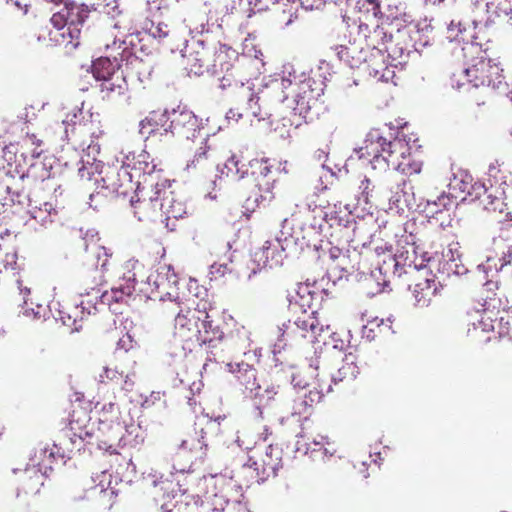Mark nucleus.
Wrapping results in <instances>:
<instances>
[{"label":"nucleus","instance_id":"obj_3","mask_svg":"<svg viewBox=\"0 0 512 512\" xmlns=\"http://www.w3.org/2000/svg\"><path fill=\"white\" fill-rule=\"evenodd\" d=\"M291 77L290 72L288 77L280 76L272 81L271 87L274 91H281L278 99L280 102H285L290 94H294L295 105L291 106L293 113L307 121L310 119L312 105L323 92L322 84L306 76L303 79H297L295 75Z\"/></svg>","mask_w":512,"mask_h":512},{"label":"nucleus","instance_id":"obj_56","mask_svg":"<svg viewBox=\"0 0 512 512\" xmlns=\"http://www.w3.org/2000/svg\"><path fill=\"white\" fill-rule=\"evenodd\" d=\"M447 30L449 38L455 39L465 30V27L463 26L461 21L452 20L449 23Z\"/></svg>","mask_w":512,"mask_h":512},{"label":"nucleus","instance_id":"obj_44","mask_svg":"<svg viewBox=\"0 0 512 512\" xmlns=\"http://www.w3.org/2000/svg\"><path fill=\"white\" fill-rule=\"evenodd\" d=\"M145 30L150 36L157 39L159 42L163 41L171 34L168 24L162 21H150L149 23H146Z\"/></svg>","mask_w":512,"mask_h":512},{"label":"nucleus","instance_id":"obj_45","mask_svg":"<svg viewBox=\"0 0 512 512\" xmlns=\"http://www.w3.org/2000/svg\"><path fill=\"white\" fill-rule=\"evenodd\" d=\"M250 165L254 169L253 173L262 178L259 182L271 179L269 175L271 173L272 165L269 163L268 159H254L251 161Z\"/></svg>","mask_w":512,"mask_h":512},{"label":"nucleus","instance_id":"obj_43","mask_svg":"<svg viewBox=\"0 0 512 512\" xmlns=\"http://www.w3.org/2000/svg\"><path fill=\"white\" fill-rule=\"evenodd\" d=\"M471 318L473 320L472 325L474 330L480 329L482 332H489L495 329V321L486 311H476L471 315Z\"/></svg>","mask_w":512,"mask_h":512},{"label":"nucleus","instance_id":"obj_33","mask_svg":"<svg viewBox=\"0 0 512 512\" xmlns=\"http://www.w3.org/2000/svg\"><path fill=\"white\" fill-rule=\"evenodd\" d=\"M393 38L384 27L374 25L372 32L369 34V43L367 48L370 50H376L377 52H384L385 46L389 44V41Z\"/></svg>","mask_w":512,"mask_h":512},{"label":"nucleus","instance_id":"obj_10","mask_svg":"<svg viewBox=\"0 0 512 512\" xmlns=\"http://www.w3.org/2000/svg\"><path fill=\"white\" fill-rule=\"evenodd\" d=\"M288 241V236H284V239L275 238L265 241L261 248L252 253L247 265V269L250 272L246 274V277L250 279L252 275L264 268H273L281 265L284 259V243Z\"/></svg>","mask_w":512,"mask_h":512},{"label":"nucleus","instance_id":"obj_52","mask_svg":"<svg viewBox=\"0 0 512 512\" xmlns=\"http://www.w3.org/2000/svg\"><path fill=\"white\" fill-rule=\"evenodd\" d=\"M324 344L338 351H342L346 347V342L337 333H331L329 339L324 341Z\"/></svg>","mask_w":512,"mask_h":512},{"label":"nucleus","instance_id":"obj_61","mask_svg":"<svg viewBox=\"0 0 512 512\" xmlns=\"http://www.w3.org/2000/svg\"><path fill=\"white\" fill-rule=\"evenodd\" d=\"M241 106L239 108H232L226 113V119L230 122L233 120L234 122H238L239 119L243 117V112H241Z\"/></svg>","mask_w":512,"mask_h":512},{"label":"nucleus","instance_id":"obj_16","mask_svg":"<svg viewBox=\"0 0 512 512\" xmlns=\"http://www.w3.org/2000/svg\"><path fill=\"white\" fill-rule=\"evenodd\" d=\"M137 190L142 193L143 197L137 201L131 199V205L138 220L145 221L157 218L160 215L161 200V192L158 189V185L155 184L152 188L147 187L146 189H143V186H139Z\"/></svg>","mask_w":512,"mask_h":512},{"label":"nucleus","instance_id":"obj_46","mask_svg":"<svg viewBox=\"0 0 512 512\" xmlns=\"http://www.w3.org/2000/svg\"><path fill=\"white\" fill-rule=\"evenodd\" d=\"M98 164L96 163H87V165H82L81 167H79L78 169V174L80 176L81 179L83 180H88V181H91L93 180L94 182H99L100 179V175L98 174L97 176L95 175L98 171Z\"/></svg>","mask_w":512,"mask_h":512},{"label":"nucleus","instance_id":"obj_22","mask_svg":"<svg viewBox=\"0 0 512 512\" xmlns=\"http://www.w3.org/2000/svg\"><path fill=\"white\" fill-rule=\"evenodd\" d=\"M335 52L339 60L351 68H356L367 61L369 49L367 46L364 47L361 39H354L353 42H349V45L335 47Z\"/></svg>","mask_w":512,"mask_h":512},{"label":"nucleus","instance_id":"obj_9","mask_svg":"<svg viewBox=\"0 0 512 512\" xmlns=\"http://www.w3.org/2000/svg\"><path fill=\"white\" fill-rule=\"evenodd\" d=\"M187 66L190 72L200 75L204 70L213 69L214 72L229 71L231 64L227 61L228 54L224 49L213 52L209 48L197 42L196 47L185 54Z\"/></svg>","mask_w":512,"mask_h":512},{"label":"nucleus","instance_id":"obj_7","mask_svg":"<svg viewBox=\"0 0 512 512\" xmlns=\"http://www.w3.org/2000/svg\"><path fill=\"white\" fill-rule=\"evenodd\" d=\"M54 453L48 450H36L31 462L25 468L20 478V490L26 495L40 492L51 469Z\"/></svg>","mask_w":512,"mask_h":512},{"label":"nucleus","instance_id":"obj_54","mask_svg":"<svg viewBox=\"0 0 512 512\" xmlns=\"http://www.w3.org/2000/svg\"><path fill=\"white\" fill-rule=\"evenodd\" d=\"M309 403L308 400L302 397L297 398L293 401V407L291 411V415H302L306 412Z\"/></svg>","mask_w":512,"mask_h":512},{"label":"nucleus","instance_id":"obj_35","mask_svg":"<svg viewBox=\"0 0 512 512\" xmlns=\"http://www.w3.org/2000/svg\"><path fill=\"white\" fill-rule=\"evenodd\" d=\"M277 389L274 385H267L265 388L262 386L256 391L250 399L254 400L258 410L259 416L263 418V412L261 407L268 406L272 401L276 399Z\"/></svg>","mask_w":512,"mask_h":512},{"label":"nucleus","instance_id":"obj_48","mask_svg":"<svg viewBox=\"0 0 512 512\" xmlns=\"http://www.w3.org/2000/svg\"><path fill=\"white\" fill-rule=\"evenodd\" d=\"M140 431L139 427L131 426L127 429L126 435L121 438L123 446H138L143 442V438L139 437L138 432Z\"/></svg>","mask_w":512,"mask_h":512},{"label":"nucleus","instance_id":"obj_31","mask_svg":"<svg viewBox=\"0 0 512 512\" xmlns=\"http://www.w3.org/2000/svg\"><path fill=\"white\" fill-rule=\"evenodd\" d=\"M87 261L91 266L102 270L106 269L111 253L107 248L98 243V241L86 245Z\"/></svg>","mask_w":512,"mask_h":512},{"label":"nucleus","instance_id":"obj_11","mask_svg":"<svg viewBox=\"0 0 512 512\" xmlns=\"http://www.w3.org/2000/svg\"><path fill=\"white\" fill-rule=\"evenodd\" d=\"M174 305L179 309L174 319V336L185 342L195 341L199 335L200 321L206 317V311L192 309L182 302Z\"/></svg>","mask_w":512,"mask_h":512},{"label":"nucleus","instance_id":"obj_4","mask_svg":"<svg viewBox=\"0 0 512 512\" xmlns=\"http://www.w3.org/2000/svg\"><path fill=\"white\" fill-rule=\"evenodd\" d=\"M328 330L320 324L316 311L306 312L296 317L293 321L288 320L278 327V339L274 344V353L281 352L288 342L299 339H308L311 342L318 341V338Z\"/></svg>","mask_w":512,"mask_h":512},{"label":"nucleus","instance_id":"obj_41","mask_svg":"<svg viewBox=\"0 0 512 512\" xmlns=\"http://www.w3.org/2000/svg\"><path fill=\"white\" fill-rule=\"evenodd\" d=\"M359 373L358 367L351 357L346 356L342 366L338 369L337 373L332 376V381H343L344 379L353 380Z\"/></svg>","mask_w":512,"mask_h":512},{"label":"nucleus","instance_id":"obj_32","mask_svg":"<svg viewBox=\"0 0 512 512\" xmlns=\"http://www.w3.org/2000/svg\"><path fill=\"white\" fill-rule=\"evenodd\" d=\"M127 88V82L122 71L104 79L100 84L101 91L106 93L107 96L122 95L127 91Z\"/></svg>","mask_w":512,"mask_h":512},{"label":"nucleus","instance_id":"obj_6","mask_svg":"<svg viewBox=\"0 0 512 512\" xmlns=\"http://www.w3.org/2000/svg\"><path fill=\"white\" fill-rule=\"evenodd\" d=\"M63 4L64 7L51 17V23L62 31L63 42L71 44L75 48L79 44L80 26L88 18L90 10L87 5L73 1L66 0Z\"/></svg>","mask_w":512,"mask_h":512},{"label":"nucleus","instance_id":"obj_60","mask_svg":"<svg viewBox=\"0 0 512 512\" xmlns=\"http://www.w3.org/2000/svg\"><path fill=\"white\" fill-rule=\"evenodd\" d=\"M6 192L8 194H11V197H10L11 202L23 204V199L25 198V196L21 192L12 190V187H10V186H6Z\"/></svg>","mask_w":512,"mask_h":512},{"label":"nucleus","instance_id":"obj_5","mask_svg":"<svg viewBox=\"0 0 512 512\" xmlns=\"http://www.w3.org/2000/svg\"><path fill=\"white\" fill-rule=\"evenodd\" d=\"M503 69L490 58L484 55L476 57L472 63L465 67L460 73L452 75L453 85L461 88L465 85L462 79L467 83L472 84L473 87L488 86L494 89L500 88L503 84L504 76Z\"/></svg>","mask_w":512,"mask_h":512},{"label":"nucleus","instance_id":"obj_63","mask_svg":"<svg viewBox=\"0 0 512 512\" xmlns=\"http://www.w3.org/2000/svg\"><path fill=\"white\" fill-rule=\"evenodd\" d=\"M512 260V247H508L507 249V252L504 253L503 255V258H502V264L500 267H497V265H495V270L498 271L500 269H502L505 265L509 264Z\"/></svg>","mask_w":512,"mask_h":512},{"label":"nucleus","instance_id":"obj_30","mask_svg":"<svg viewBox=\"0 0 512 512\" xmlns=\"http://www.w3.org/2000/svg\"><path fill=\"white\" fill-rule=\"evenodd\" d=\"M121 72L116 57L111 60L109 57H100L92 64V73L95 79L103 81L104 79Z\"/></svg>","mask_w":512,"mask_h":512},{"label":"nucleus","instance_id":"obj_50","mask_svg":"<svg viewBox=\"0 0 512 512\" xmlns=\"http://www.w3.org/2000/svg\"><path fill=\"white\" fill-rule=\"evenodd\" d=\"M331 390L330 384L327 385V387L321 388V390H310L307 395H305V399L308 400L309 405H312L313 403H318L322 400L325 393L329 392Z\"/></svg>","mask_w":512,"mask_h":512},{"label":"nucleus","instance_id":"obj_51","mask_svg":"<svg viewBox=\"0 0 512 512\" xmlns=\"http://www.w3.org/2000/svg\"><path fill=\"white\" fill-rule=\"evenodd\" d=\"M136 346V342L129 333H125L117 342V349L128 352Z\"/></svg>","mask_w":512,"mask_h":512},{"label":"nucleus","instance_id":"obj_25","mask_svg":"<svg viewBox=\"0 0 512 512\" xmlns=\"http://www.w3.org/2000/svg\"><path fill=\"white\" fill-rule=\"evenodd\" d=\"M27 212L33 220L43 227L52 223L57 215V210L52 203L41 202L33 198H28Z\"/></svg>","mask_w":512,"mask_h":512},{"label":"nucleus","instance_id":"obj_40","mask_svg":"<svg viewBox=\"0 0 512 512\" xmlns=\"http://www.w3.org/2000/svg\"><path fill=\"white\" fill-rule=\"evenodd\" d=\"M456 204L457 203L450 197L449 194H441L437 197L436 200L428 201L426 209L432 217H435L443 210H450V208Z\"/></svg>","mask_w":512,"mask_h":512},{"label":"nucleus","instance_id":"obj_53","mask_svg":"<svg viewBox=\"0 0 512 512\" xmlns=\"http://www.w3.org/2000/svg\"><path fill=\"white\" fill-rule=\"evenodd\" d=\"M269 203H264V201H261V193H259L257 190H255L247 199L245 202L246 209H254L255 207L259 206H266Z\"/></svg>","mask_w":512,"mask_h":512},{"label":"nucleus","instance_id":"obj_23","mask_svg":"<svg viewBox=\"0 0 512 512\" xmlns=\"http://www.w3.org/2000/svg\"><path fill=\"white\" fill-rule=\"evenodd\" d=\"M441 285L436 281L434 275L417 281L412 287V295L417 307H428L432 299L440 291Z\"/></svg>","mask_w":512,"mask_h":512},{"label":"nucleus","instance_id":"obj_1","mask_svg":"<svg viewBox=\"0 0 512 512\" xmlns=\"http://www.w3.org/2000/svg\"><path fill=\"white\" fill-rule=\"evenodd\" d=\"M358 158L366 161L373 169L384 170L388 167L407 175L421 172L422 163L411 159V146L405 137L387 140L379 130H371L364 145L355 151Z\"/></svg>","mask_w":512,"mask_h":512},{"label":"nucleus","instance_id":"obj_38","mask_svg":"<svg viewBox=\"0 0 512 512\" xmlns=\"http://www.w3.org/2000/svg\"><path fill=\"white\" fill-rule=\"evenodd\" d=\"M402 34L398 32L396 39L393 38L389 41V44L385 46V51L388 56L393 60L397 61L399 64L403 62V60L408 56L409 49L407 46H404L400 42V38Z\"/></svg>","mask_w":512,"mask_h":512},{"label":"nucleus","instance_id":"obj_20","mask_svg":"<svg viewBox=\"0 0 512 512\" xmlns=\"http://www.w3.org/2000/svg\"><path fill=\"white\" fill-rule=\"evenodd\" d=\"M391 197L389 198L390 209H396L398 213L411 211L417 208V201L413 186L405 179L398 181L391 189Z\"/></svg>","mask_w":512,"mask_h":512},{"label":"nucleus","instance_id":"obj_39","mask_svg":"<svg viewBox=\"0 0 512 512\" xmlns=\"http://www.w3.org/2000/svg\"><path fill=\"white\" fill-rule=\"evenodd\" d=\"M81 297V301L74 307L72 324H76L79 314L83 315L86 312L89 315L92 311L96 310V305L99 299H94L93 289L86 294H81Z\"/></svg>","mask_w":512,"mask_h":512},{"label":"nucleus","instance_id":"obj_15","mask_svg":"<svg viewBox=\"0 0 512 512\" xmlns=\"http://www.w3.org/2000/svg\"><path fill=\"white\" fill-rule=\"evenodd\" d=\"M133 178V173L124 164L120 168L109 167L105 175L100 177L103 187L119 196H127L137 190V183L133 182Z\"/></svg>","mask_w":512,"mask_h":512},{"label":"nucleus","instance_id":"obj_2","mask_svg":"<svg viewBox=\"0 0 512 512\" xmlns=\"http://www.w3.org/2000/svg\"><path fill=\"white\" fill-rule=\"evenodd\" d=\"M419 250L412 234H404L398 239L394 254L392 246L387 243L376 246V270L384 277L383 283L386 284L391 276L400 277L403 273L412 274L425 269L428 258Z\"/></svg>","mask_w":512,"mask_h":512},{"label":"nucleus","instance_id":"obj_36","mask_svg":"<svg viewBox=\"0 0 512 512\" xmlns=\"http://www.w3.org/2000/svg\"><path fill=\"white\" fill-rule=\"evenodd\" d=\"M298 4L296 0H287V3L283 4L281 12H277L275 21L278 26L285 28L289 26L294 19L297 18Z\"/></svg>","mask_w":512,"mask_h":512},{"label":"nucleus","instance_id":"obj_19","mask_svg":"<svg viewBox=\"0 0 512 512\" xmlns=\"http://www.w3.org/2000/svg\"><path fill=\"white\" fill-rule=\"evenodd\" d=\"M235 95L241 109L247 115H251L258 121L265 120L270 117V112L260 105V97L254 93L252 84L249 81L246 83L241 82L239 85L236 84Z\"/></svg>","mask_w":512,"mask_h":512},{"label":"nucleus","instance_id":"obj_55","mask_svg":"<svg viewBox=\"0 0 512 512\" xmlns=\"http://www.w3.org/2000/svg\"><path fill=\"white\" fill-rule=\"evenodd\" d=\"M359 188L361 190V199L364 203H369L373 191L370 180L367 178L362 180Z\"/></svg>","mask_w":512,"mask_h":512},{"label":"nucleus","instance_id":"obj_58","mask_svg":"<svg viewBox=\"0 0 512 512\" xmlns=\"http://www.w3.org/2000/svg\"><path fill=\"white\" fill-rule=\"evenodd\" d=\"M298 8L302 7L305 10L320 9L324 6V0H296Z\"/></svg>","mask_w":512,"mask_h":512},{"label":"nucleus","instance_id":"obj_14","mask_svg":"<svg viewBox=\"0 0 512 512\" xmlns=\"http://www.w3.org/2000/svg\"><path fill=\"white\" fill-rule=\"evenodd\" d=\"M138 265L137 260H129L126 263L128 274L124 275L122 282L118 286L112 287L108 292L101 293L99 289L93 288L94 299H100L102 304L111 305L112 302H123L126 298L132 295L135 290L136 274L131 272Z\"/></svg>","mask_w":512,"mask_h":512},{"label":"nucleus","instance_id":"obj_37","mask_svg":"<svg viewBox=\"0 0 512 512\" xmlns=\"http://www.w3.org/2000/svg\"><path fill=\"white\" fill-rule=\"evenodd\" d=\"M221 173L234 180H240L247 173V169L236 155H232L224 164Z\"/></svg>","mask_w":512,"mask_h":512},{"label":"nucleus","instance_id":"obj_57","mask_svg":"<svg viewBox=\"0 0 512 512\" xmlns=\"http://www.w3.org/2000/svg\"><path fill=\"white\" fill-rule=\"evenodd\" d=\"M370 32H372V27H370V25L366 23H360L357 27V39H361L362 44L368 46Z\"/></svg>","mask_w":512,"mask_h":512},{"label":"nucleus","instance_id":"obj_26","mask_svg":"<svg viewBox=\"0 0 512 512\" xmlns=\"http://www.w3.org/2000/svg\"><path fill=\"white\" fill-rule=\"evenodd\" d=\"M18 273L19 265L17 263L16 252L6 253L4 258L0 259V283L15 280L21 293L25 292L26 294H29V288H22V281L17 278Z\"/></svg>","mask_w":512,"mask_h":512},{"label":"nucleus","instance_id":"obj_62","mask_svg":"<svg viewBox=\"0 0 512 512\" xmlns=\"http://www.w3.org/2000/svg\"><path fill=\"white\" fill-rule=\"evenodd\" d=\"M330 255L332 258L339 259V265L342 267L343 270L348 271V268L344 266L345 263V255L341 256V251L337 248L331 249Z\"/></svg>","mask_w":512,"mask_h":512},{"label":"nucleus","instance_id":"obj_42","mask_svg":"<svg viewBox=\"0 0 512 512\" xmlns=\"http://www.w3.org/2000/svg\"><path fill=\"white\" fill-rule=\"evenodd\" d=\"M209 134L201 142V146L195 152L193 158L187 163L186 169L202 167L209 159L210 146L208 145Z\"/></svg>","mask_w":512,"mask_h":512},{"label":"nucleus","instance_id":"obj_13","mask_svg":"<svg viewBox=\"0 0 512 512\" xmlns=\"http://www.w3.org/2000/svg\"><path fill=\"white\" fill-rule=\"evenodd\" d=\"M473 179L466 171L459 170L453 174L448 184V194L458 203V201H465L467 197L471 200L479 199L486 195V189L481 183H472Z\"/></svg>","mask_w":512,"mask_h":512},{"label":"nucleus","instance_id":"obj_47","mask_svg":"<svg viewBox=\"0 0 512 512\" xmlns=\"http://www.w3.org/2000/svg\"><path fill=\"white\" fill-rule=\"evenodd\" d=\"M488 5L495 6L497 15L504 16L507 18V22L512 24V0H499L497 4L491 2Z\"/></svg>","mask_w":512,"mask_h":512},{"label":"nucleus","instance_id":"obj_34","mask_svg":"<svg viewBox=\"0 0 512 512\" xmlns=\"http://www.w3.org/2000/svg\"><path fill=\"white\" fill-rule=\"evenodd\" d=\"M83 119L82 108L75 106L73 107L65 116V118L61 122V126L63 127L65 139H69L70 133H73L77 128H81V121Z\"/></svg>","mask_w":512,"mask_h":512},{"label":"nucleus","instance_id":"obj_27","mask_svg":"<svg viewBox=\"0 0 512 512\" xmlns=\"http://www.w3.org/2000/svg\"><path fill=\"white\" fill-rule=\"evenodd\" d=\"M238 368L237 379L242 387V393L246 398L250 399L261 387L257 380L256 370L247 364L238 365Z\"/></svg>","mask_w":512,"mask_h":512},{"label":"nucleus","instance_id":"obj_29","mask_svg":"<svg viewBox=\"0 0 512 512\" xmlns=\"http://www.w3.org/2000/svg\"><path fill=\"white\" fill-rule=\"evenodd\" d=\"M443 257V270L449 274H462L464 267L461 265V253L459 251L458 243L448 245L446 251L442 254Z\"/></svg>","mask_w":512,"mask_h":512},{"label":"nucleus","instance_id":"obj_28","mask_svg":"<svg viewBox=\"0 0 512 512\" xmlns=\"http://www.w3.org/2000/svg\"><path fill=\"white\" fill-rule=\"evenodd\" d=\"M223 338V332L219 326L214 325L210 316L206 312V317L200 321L199 335L196 336L195 342L198 344H211Z\"/></svg>","mask_w":512,"mask_h":512},{"label":"nucleus","instance_id":"obj_24","mask_svg":"<svg viewBox=\"0 0 512 512\" xmlns=\"http://www.w3.org/2000/svg\"><path fill=\"white\" fill-rule=\"evenodd\" d=\"M171 120V112L168 111H152L139 123V132L142 135H150L163 130L165 133L171 132L169 127Z\"/></svg>","mask_w":512,"mask_h":512},{"label":"nucleus","instance_id":"obj_59","mask_svg":"<svg viewBox=\"0 0 512 512\" xmlns=\"http://www.w3.org/2000/svg\"><path fill=\"white\" fill-rule=\"evenodd\" d=\"M104 376L109 380H118L123 376V371L119 372L116 368L105 367L104 375L101 374L100 377L103 379Z\"/></svg>","mask_w":512,"mask_h":512},{"label":"nucleus","instance_id":"obj_8","mask_svg":"<svg viewBox=\"0 0 512 512\" xmlns=\"http://www.w3.org/2000/svg\"><path fill=\"white\" fill-rule=\"evenodd\" d=\"M117 162L127 166L129 170L134 171V177L141 178L142 180L137 181V189L139 186H143V189L147 187H153L162 180H167L162 177L160 171H156V165L150 161V155L148 152L141 150L138 154L134 152L121 151L116 157Z\"/></svg>","mask_w":512,"mask_h":512},{"label":"nucleus","instance_id":"obj_49","mask_svg":"<svg viewBox=\"0 0 512 512\" xmlns=\"http://www.w3.org/2000/svg\"><path fill=\"white\" fill-rule=\"evenodd\" d=\"M273 182V179H268L257 184V191L261 193V201H264V203H270L274 198Z\"/></svg>","mask_w":512,"mask_h":512},{"label":"nucleus","instance_id":"obj_64","mask_svg":"<svg viewBox=\"0 0 512 512\" xmlns=\"http://www.w3.org/2000/svg\"><path fill=\"white\" fill-rule=\"evenodd\" d=\"M134 377H135V374L132 373V374H126L125 375V380H124V384H123V387L122 389L125 390V391H131L133 386H134Z\"/></svg>","mask_w":512,"mask_h":512},{"label":"nucleus","instance_id":"obj_18","mask_svg":"<svg viewBox=\"0 0 512 512\" xmlns=\"http://www.w3.org/2000/svg\"><path fill=\"white\" fill-rule=\"evenodd\" d=\"M252 451L254 454L250 456L247 465L255 470L261 480L274 476L280 467L281 450Z\"/></svg>","mask_w":512,"mask_h":512},{"label":"nucleus","instance_id":"obj_12","mask_svg":"<svg viewBox=\"0 0 512 512\" xmlns=\"http://www.w3.org/2000/svg\"><path fill=\"white\" fill-rule=\"evenodd\" d=\"M178 276L174 268L169 264L160 265L155 272L147 278L148 285L153 287L151 293L155 292L160 300L170 299L175 303L180 302L176 294Z\"/></svg>","mask_w":512,"mask_h":512},{"label":"nucleus","instance_id":"obj_17","mask_svg":"<svg viewBox=\"0 0 512 512\" xmlns=\"http://www.w3.org/2000/svg\"><path fill=\"white\" fill-rule=\"evenodd\" d=\"M204 121L189 110H172L169 127L171 133L186 139H194L204 128Z\"/></svg>","mask_w":512,"mask_h":512},{"label":"nucleus","instance_id":"obj_21","mask_svg":"<svg viewBox=\"0 0 512 512\" xmlns=\"http://www.w3.org/2000/svg\"><path fill=\"white\" fill-rule=\"evenodd\" d=\"M161 192L160 215H165L167 219H179L186 214V207L183 202L178 201L174 193L170 190L169 180H162L157 183Z\"/></svg>","mask_w":512,"mask_h":512}]
</instances>
